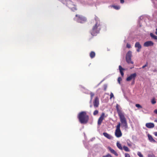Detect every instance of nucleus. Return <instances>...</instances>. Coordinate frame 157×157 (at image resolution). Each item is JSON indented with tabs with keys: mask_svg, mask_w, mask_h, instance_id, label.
<instances>
[{
	"mask_svg": "<svg viewBox=\"0 0 157 157\" xmlns=\"http://www.w3.org/2000/svg\"><path fill=\"white\" fill-rule=\"evenodd\" d=\"M92 23L94 24L92 30L90 31L91 34L93 36H96L97 34L99 33L101 29V25L100 21L98 19H96L95 18V19L92 22Z\"/></svg>",
	"mask_w": 157,
	"mask_h": 157,
	"instance_id": "f257e3e1",
	"label": "nucleus"
},
{
	"mask_svg": "<svg viewBox=\"0 0 157 157\" xmlns=\"http://www.w3.org/2000/svg\"><path fill=\"white\" fill-rule=\"evenodd\" d=\"M78 118L81 124L86 123L89 119V116L87 115L86 112L84 111L78 114Z\"/></svg>",
	"mask_w": 157,
	"mask_h": 157,
	"instance_id": "f03ea898",
	"label": "nucleus"
},
{
	"mask_svg": "<svg viewBox=\"0 0 157 157\" xmlns=\"http://www.w3.org/2000/svg\"><path fill=\"white\" fill-rule=\"evenodd\" d=\"M74 20L77 22L83 23L87 21V19L83 16L80 14H76Z\"/></svg>",
	"mask_w": 157,
	"mask_h": 157,
	"instance_id": "7ed1b4c3",
	"label": "nucleus"
},
{
	"mask_svg": "<svg viewBox=\"0 0 157 157\" xmlns=\"http://www.w3.org/2000/svg\"><path fill=\"white\" fill-rule=\"evenodd\" d=\"M118 116L120 118L122 126L125 128H127L128 127V124L124 114L123 113L119 114Z\"/></svg>",
	"mask_w": 157,
	"mask_h": 157,
	"instance_id": "20e7f679",
	"label": "nucleus"
},
{
	"mask_svg": "<svg viewBox=\"0 0 157 157\" xmlns=\"http://www.w3.org/2000/svg\"><path fill=\"white\" fill-rule=\"evenodd\" d=\"M121 124L119 123L116 126L115 131V135L117 138L120 137L122 136V132L120 129Z\"/></svg>",
	"mask_w": 157,
	"mask_h": 157,
	"instance_id": "39448f33",
	"label": "nucleus"
},
{
	"mask_svg": "<svg viewBox=\"0 0 157 157\" xmlns=\"http://www.w3.org/2000/svg\"><path fill=\"white\" fill-rule=\"evenodd\" d=\"M132 52L129 51L127 53L126 56V60L128 63L133 64V62L131 61Z\"/></svg>",
	"mask_w": 157,
	"mask_h": 157,
	"instance_id": "423d86ee",
	"label": "nucleus"
},
{
	"mask_svg": "<svg viewBox=\"0 0 157 157\" xmlns=\"http://www.w3.org/2000/svg\"><path fill=\"white\" fill-rule=\"evenodd\" d=\"M67 6L73 11H75L77 10L76 6L73 4V2L70 1L67 3Z\"/></svg>",
	"mask_w": 157,
	"mask_h": 157,
	"instance_id": "0eeeda50",
	"label": "nucleus"
},
{
	"mask_svg": "<svg viewBox=\"0 0 157 157\" xmlns=\"http://www.w3.org/2000/svg\"><path fill=\"white\" fill-rule=\"evenodd\" d=\"M136 76V73H134L131 74L126 79L127 81H130L132 80L135 79V78Z\"/></svg>",
	"mask_w": 157,
	"mask_h": 157,
	"instance_id": "6e6552de",
	"label": "nucleus"
},
{
	"mask_svg": "<svg viewBox=\"0 0 157 157\" xmlns=\"http://www.w3.org/2000/svg\"><path fill=\"white\" fill-rule=\"evenodd\" d=\"M93 104L95 107H98L99 105V100L98 97H96L95 98L93 101Z\"/></svg>",
	"mask_w": 157,
	"mask_h": 157,
	"instance_id": "1a4fd4ad",
	"label": "nucleus"
},
{
	"mask_svg": "<svg viewBox=\"0 0 157 157\" xmlns=\"http://www.w3.org/2000/svg\"><path fill=\"white\" fill-rule=\"evenodd\" d=\"M154 45L153 42L151 41H148L144 43V46L145 47H148L150 46H153Z\"/></svg>",
	"mask_w": 157,
	"mask_h": 157,
	"instance_id": "9d476101",
	"label": "nucleus"
},
{
	"mask_svg": "<svg viewBox=\"0 0 157 157\" xmlns=\"http://www.w3.org/2000/svg\"><path fill=\"white\" fill-rule=\"evenodd\" d=\"M135 47L136 48H137V49H136V51L138 52H140V50L142 48L141 45L140 44V43L139 42H136L135 44Z\"/></svg>",
	"mask_w": 157,
	"mask_h": 157,
	"instance_id": "9b49d317",
	"label": "nucleus"
},
{
	"mask_svg": "<svg viewBox=\"0 0 157 157\" xmlns=\"http://www.w3.org/2000/svg\"><path fill=\"white\" fill-rule=\"evenodd\" d=\"M146 126L149 128H151L154 127L155 125L154 123H148L146 124Z\"/></svg>",
	"mask_w": 157,
	"mask_h": 157,
	"instance_id": "f8f14e48",
	"label": "nucleus"
},
{
	"mask_svg": "<svg viewBox=\"0 0 157 157\" xmlns=\"http://www.w3.org/2000/svg\"><path fill=\"white\" fill-rule=\"evenodd\" d=\"M103 135L106 138L109 139H112L113 137L110 134H109L107 132H104Z\"/></svg>",
	"mask_w": 157,
	"mask_h": 157,
	"instance_id": "ddd939ff",
	"label": "nucleus"
},
{
	"mask_svg": "<svg viewBox=\"0 0 157 157\" xmlns=\"http://www.w3.org/2000/svg\"><path fill=\"white\" fill-rule=\"evenodd\" d=\"M147 136L149 140L151 142H153L154 143L156 142V141L153 138L152 136L149 134L147 135Z\"/></svg>",
	"mask_w": 157,
	"mask_h": 157,
	"instance_id": "4468645a",
	"label": "nucleus"
},
{
	"mask_svg": "<svg viewBox=\"0 0 157 157\" xmlns=\"http://www.w3.org/2000/svg\"><path fill=\"white\" fill-rule=\"evenodd\" d=\"M109 149L111 153L114 154L116 156H117L118 155L116 151L112 149L111 147H109Z\"/></svg>",
	"mask_w": 157,
	"mask_h": 157,
	"instance_id": "2eb2a0df",
	"label": "nucleus"
},
{
	"mask_svg": "<svg viewBox=\"0 0 157 157\" xmlns=\"http://www.w3.org/2000/svg\"><path fill=\"white\" fill-rule=\"evenodd\" d=\"M119 68L120 73H121V76H123L124 75V73L123 72V71L125 69L124 68H123L121 65L119 66Z\"/></svg>",
	"mask_w": 157,
	"mask_h": 157,
	"instance_id": "dca6fc26",
	"label": "nucleus"
},
{
	"mask_svg": "<svg viewBox=\"0 0 157 157\" xmlns=\"http://www.w3.org/2000/svg\"><path fill=\"white\" fill-rule=\"evenodd\" d=\"M107 116V115H105V113H102L100 116L99 117V118L101 119L102 120H103Z\"/></svg>",
	"mask_w": 157,
	"mask_h": 157,
	"instance_id": "f3484780",
	"label": "nucleus"
},
{
	"mask_svg": "<svg viewBox=\"0 0 157 157\" xmlns=\"http://www.w3.org/2000/svg\"><path fill=\"white\" fill-rule=\"evenodd\" d=\"M116 108L117 112L118 114V115H119V114H120L123 113H122V111L119 109V105L118 104H117L116 105Z\"/></svg>",
	"mask_w": 157,
	"mask_h": 157,
	"instance_id": "a211bd4d",
	"label": "nucleus"
},
{
	"mask_svg": "<svg viewBox=\"0 0 157 157\" xmlns=\"http://www.w3.org/2000/svg\"><path fill=\"white\" fill-rule=\"evenodd\" d=\"M90 57L92 59L95 56V52L93 51L91 52L90 54Z\"/></svg>",
	"mask_w": 157,
	"mask_h": 157,
	"instance_id": "6ab92c4d",
	"label": "nucleus"
},
{
	"mask_svg": "<svg viewBox=\"0 0 157 157\" xmlns=\"http://www.w3.org/2000/svg\"><path fill=\"white\" fill-rule=\"evenodd\" d=\"M110 7H113L114 9L117 10H118L120 8V6H119L111 5L110 6Z\"/></svg>",
	"mask_w": 157,
	"mask_h": 157,
	"instance_id": "aec40b11",
	"label": "nucleus"
},
{
	"mask_svg": "<svg viewBox=\"0 0 157 157\" xmlns=\"http://www.w3.org/2000/svg\"><path fill=\"white\" fill-rule=\"evenodd\" d=\"M117 146L118 148L120 149L121 150H122L123 148L121 146V144L118 142L117 143Z\"/></svg>",
	"mask_w": 157,
	"mask_h": 157,
	"instance_id": "412c9836",
	"label": "nucleus"
},
{
	"mask_svg": "<svg viewBox=\"0 0 157 157\" xmlns=\"http://www.w3.org/2000/svg\"><path fill=\"white\" fill-rule=\"evenodd\" d=\"M150 36L153 39L157 40V36L154 35L153 33H150Z\"/></svg>",
	"mask_w": 157,
	"mask_h": 157,
	"instance_id": "4be33fe9",
	"label": "nucleus"
},
{
	"mask_svg": "<svg viewBox=\"0 0 157 157\" xmlns=\"http://www.w3.org/2000/svg\"><path fill=\"white\" fill-rule=\"evenodd\" d=\"M123 148L124 150L126 151L129 152L130 151V150H129L128 148L125 146H124L123 147Z\"/></svg>",
	"mask_w": 157,
	"mask_h": 157,
	"instance_id": "5701e85b",
	"label": "nucleus"
},
{
	"mask_svg": "<svg viewBox=\"0 0 157 157\" xmlns=\"http://www.w3.org/2000/svg\"><path fill=\"white\" fill-rule=\"evenodd\" d=\"M102 121L103 120H101V119L99 118L98 121V125H100L101 124Z\"/></svg>",
	"mask_w": 157,
	"mask_h": 157,
	"instance_id": "b1692460",
	"label": "nucleus"
},
{
	"mask_svg": "<svg viewBox=\"0 0 157 157\" xmlns=\"http://www.w3.org/2000/svg\"><path fill=\"white\" fill-rule=\"evenodd\" d=\"M151 103L152 104H154L156 103V101H155V98H153L151 101Z\"/></svg>",
	"mask_w": 157,
	"mask_h": 157,
	"instance_id": "393cba45",
	"label": "nucleus"
},
{
	"mask_svg": "<svg viewBox=\"0 0 157 157\" xmlns=\"http://www.w3.org/2000/svg\"><path fill=\"white\" fill-rule=\"evenodd\" d=\"M90 99H91V101L93 99V96H94V93L92 92H90Z\"/></svg>",
	"mask_w": 157,
	"mask_h": 157,
	"instance_id": "a878e982",
	"label": "nucleus"
},
{
	"mask_svg": "<svg viewBox=\"0 0 157 157\" xmlns=\"http://www.w3.org/2000/svg\"><path fill=\"white\" fill-rule=\"evenodd\" d=\"M136 106L139 108H142V106L140 104H136L135 105Z\"/></svg>",
	"mask_w": 157,
	"mask_h": 157,
	"instance_id": "bb28decb",
	"label": "nucleus"
},
{
	"mask_svg": "<svg viewBox=\"0 0 157 157\" xmlns=\"http://www.w3.org/2000/svg\"><path fill=\"white\" fill-rule=\"evenodd\" d=\"M98 113V110H95L93 113V114L94 115H96Z\"/></svg>",
	"mask_w": 157,
	"mask_h": 157,
	"instance_id": "cd10ccee",
	"label": "nucleus"
},
{
	"mask_svg": "<svg viewBox=\"0 0 157 157\" xmlns=\"http://www.w3.org/2000/svg\"><path fill=\"white\" fill-rule=\"evenodd\" d=\"M137 155L140 157H143V155L141 154V153L140 152H138Z\"/></svg>",
	"mask_w": 157,
	"mask_h": 157,
	"instance_id": "c85d7f7f",
	"label": "nucleus"
},
{
	"mask_svg": "<svg viewBox=\"0 0 157 157\" xmlns=\"http://www.w3.org/2000/svg\"><path fill=\"white\" fill-rule=\"evenodd\" d=\"M103 157H112V156L111 155L108 154L105 155L103 156Z\"/></svg>",
	"mask_w": 157,
	"mask_h": 157,
	"instance_id": "c756f323",
	"label": "nucleus"
},
{
	"mask_svg": "<svg viewBox=\"0 0 157 157\" xmlns=\"http://www.w3.org/2000/svg\"><path fill=\"white\" fill-rule=\"evenodd\" d=\"M125 157H130L129 154L128 153H125L124 154Z\"/></svg>",
	"mask_w": 157,
	"mask_h": 157,
	"instance_id": "7c9ffc66",
	"label": "nucleus"
},
{
	"mask_svg": "<svg viewBox=\"0 0 157 157\" xmlns=\"http://www.w3.org/2000/svg\"><path fill=\"white\" fill-rule=\"evenodd\" d=\"M122 78L121 77H119L118 78V81L119 84L120 83V81H121Z\"/></svg>",
	"mask_w": 157,
	"mask_h": 157,
	"instance_id": "2f4dec72",
	"label": "nucleus"
},
{
	"mask_svg": "<svg viewBox=\"0 0 157 157\" xmlns=\"http://www.w3.org/2000/svg\"><path fill=\"white\" fill-rule=\"evenodd\" d=\"M107 88V86L106 84L104 85V89L105 91H106Z\"/></svg>",
	"mask_w": 157,
	"mask_h": 157,
	"instance_id": "473e14b6",
	"label": "nucleus"
},
{
	"mask_svg": "<svg viewBox=\"0 0 157 157\" xmlns=\"http://www.w3.org/2000/svg\"><path fill=\"white\" fill-rule=\"evenodd\" d=\"M147 62L142 67V68L143 69L145 67H146L147 66Z\"/></svg>",
	"mask_w": 157,
	"mask_h": 157,
	"instance_id": "72a5a7b5",
	"label": "nucleus"
},
{
	"mask_svg": "<svg viewBox=\"0 0 157 157\" xmlns=\"http://www.w3.org/2000/svg\"><path fill=\"white\" fill-rule=\"evenodd\" d=\"M114 97V95L112 93H111L110 94V99L112 98L113 97Z\"/></svg>",
	"mask_w": 157,
	"mask_h": 157,
	"instance_id": "f704fd0d",
	"label": "nucleus"
},
{
	"mask_svg": "<svg viewBox=\"0 0 157 157\" xmlns=\"http://www.w3.org/2000/svg\"><path fill=\"white\" fill-rule=\"evenodd\" d=\"M126 46H127V47L128 48H131V46L130 44H127Z\"/></svg>",
	"mask_w": 157,
	"mask_h": 157,
	"instance_id": "c9c22d12",
	"label": "nucleus"
},
{
	"mask_svg": "<svg viewBox=\"0 0 157 157\" xmlns=\"http://www.w3.org/2000/svg\"><path fill=\"white\" fill-rule=\"evenodd\" d=\"M135 82V79H133L132 80V85H133L134 84Z\"/></svg>",
	"mask_w": 157,
	"mask_h": 157,
	"instance_id": "e433bc0d",
	"label": "nucleus"
},
{
	"mask_svg": "<svg viewBox=\"0 0 157 157\" xmlns=\"http://www.w3.org/2000/svg\"><path fill=\"white\" fill-rule=\"evenodd\" d=\"M120 2L121 3H123L124 2V0H120Z\"/></svg>",
	"mask_w": 157,
	"mask_h": 157,
	"instance_id": "4c0bfd02",
	"label": "nucleus"
},
{
	"mask_svg": "<svg viewBox=\"0 0 157 157\" xmlns=\"http://www.w3.org/2000/svg\"><path fill=\"white\" fill-rule=\"evenodd\" d=\"M154 134L155 136H157V132H154Z\"/></svg>",
	"mask_w": 157,
	"mask_h": 157,
	"instance_id": "58836bf2",
	"label": "nucleus"
},
{
	"mask_svg": "<svg viewBox=\"0 0 157 157\" xmlns=\"http://www.w3.org/2000/svg\"><path fill=\"white\" fill-rule=\"evenodd\" d=\"M154 113H155L157 114V109H155L154 111Z\"/></svg>",
	"mask_w": 157,
	"mask_h": 157,
	"instance_id": "ea45409f",
	"label": "nucleus"
},
{
	"mask_svg": "<svg viewBox=\"0 0 157 157\" xmlns=\"http://www.w3.org/2000/svg\"><path fill=\"white\" fill-rule=\"evenodd\" d=\"M128 145L129 146H132L131 144H128Z\"/></svg>",
	"mask_w": 157,
	"mask_h": 157,
	"instance_id": "a19ab883",
	"label": "nucleus"
},
{
	"mask_svg": "<svg viewBox=\"0 0 157 157\" xmlns=\"http://www.w3.org/2000/svg\"><path fill=\"white\" fill-rule=\"evenodd\" d=\"M156 32H155V34L157 35V28L156 29Z\"/></svg>",
	"mask_w": 157,
	"mask_h": 157,
	"instance_id": "79ce46f5",
	"label": "nucleus"
},
{
	"mask_svg": "<svg viewBox=\"0 0 157 157\" xmlns=\"http://www.w3.org/2000/svg\"><path fill=\"white\" fill-rule=\"evenodd\" d=\"M156 71V70H154V71H153L154 72H155Z\"/></svg>",
	"mask_w": 157,
	"mask_h": 157,
	"instance_id": "37998d69",
	"label": "nucleus"
},
{
	"mask_svg": "<svg viewBox=\"0 0 157 157\" xmlns=\"http://www.w3.org/2000/svg\"><path fill=\"white\" fill-rule=\"evenodd\" d=\"M155 121L157 122V120H155Z\"/></svg>",
	"mask_w": 157,
	"mask_h": 157,
	"instance_id": "c03bdc74",
	"label": "nucleus"
},
{
	"mask_svg": "<svg viewBox=\"0 0 157 157\" xmlns=\"http://www.w3.org/2000/svg\"><path fill=\"white\" fill-rule=\"evenodd\" d=\"M90 107H92V105H90Z\"/></svg>",
	"mask_w": 157,
	"mask_h": 157,
	"instance_id": "a18cd8bd",
	"label": "nucleus"
}]
</instances>
